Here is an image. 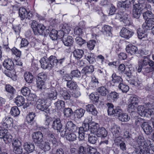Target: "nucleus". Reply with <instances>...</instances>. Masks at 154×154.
<instances>
[{"mask_svg":"<svg viewBox=\"0 0 154 154\" xmlns=\"http://www.w3.org/2000/svg\"><path fill=\"white\" fill-rule=\"evenodd\" d=\"M31 26L35 35L45 36L48 35L49 32V30L46 29L43 24H38L35 21H32Z\"/></svg>","mask_w":154,"mask_h":154,"instance_id":"f257e3e1","label":"nucleus"},{"mask_svg":"<svg viewBox=\"0 0 154 154\" xmlns=\"http://www.w3.org/2000/svg\"><path fill=\"white\" fill-rule=\"evenodd\" d=\"M150 7L149 5H146L144 2L135 4L133 7V17L136 19H138L140 16L142 10L144 8H149Z\"/></svg>","mask_w":154,"mask_h":154,"instance_id":"f03ea898","label":"nucleus"},{"mask_svg":"<svg viewBox=\"0 0 154 154\" xmlns=\"http://www.w3.org/2000/svg\"><path fill=\"white\" fill-rule=\"evenodd\" d=\"M66 29L67 30V29H65L64 30L59 31V32L61 34V37L63 36L62 40L64 45L66 46H70L73 44V39L71 36L64 34V32L66 31Z\"/></svg>","mask_w":154,"mask_h":154,"instance_id":"7ed1b4c3","label":"nucleus"},{"mask_svg":"<svg viewBox=\"0 0 154 154\" xmlns=\"http://www.w3.org/2000/svg\"><path fill=\"white\" fill-rule=\"evenodd\" d=\"M136 141L138 143L140 146L143 147L144 150L142 149L145 152H149V147L148 143L145 141V140L143 137L139 135L135 138Z\"/></svg>","mask_w":154,"mask_h":154,"instance_id":"20e7f679","label":"nucleus"},{"mask_svg":"<svg viewBox=\"0 0 154 154\" xmlns=\"http://www.w3.org/2000/svg\"><path fill=\"white\" fill-rule=\"evenodd\" d=\"M46 100L44 99H39L36 101V108L41 111L46 112L48 108L47 105Z\"/></svg>","mask_w":154,"mask_h":154,"instance_id":"39448f33","label":"nucleus"},{"mask_svg":"<svg viewBox=\"0 0 154 154\" xmlns=\"http://www.w3.org/2000/svg\"><path fill=\"white\" fill-rule=\"evenodd\" d=\"M13 119L10 117L7 116L3 118L2 124L4 127L8 128L13 127Z\"/></svg>","mask_w":154,"mask_h":154,"instance_id":"423d86ee","label":"nucleus"},{"mask_svg":"<svg viewBox=\"0 0 154 154\" xmlns=\"http://www.w3.org/2000/svg\"><path fill=\"white\" fill-rule=\"evenodd\" d=\"M154 26V19L151 18L146 20L145 22L143 24V28L144 31L151 30L153 27Z\"/></svg>","mask_w":154,"mask_h":154,"instance_id":"0eeeda50","label":"nucleus"},{"mask_svg":"<svg viewBox=\"0 0 154 154\" xmlns=\"http://www.w3.org/2000/svg\"><path fill=\"white\" fill-rule=\"evenodd\" d=\"M33 141L38 144H40L43 140V135L40 131L35 132L32 136Z\"/></svg>","mask_w":154,"mask_h":154,"instance_id":"6e6552de","label":"nucleus"},{"mask_svg":"<svg viewBox=\"0 0 154 154\" xmlns=\"http://www.w3.org/2000/svg\"><path fill=\"white\" fill-rule=\"evenodd\" d=\"M29 12L26 11V9L23 8H20L19 10V16L22 18V20L26 18L30 19L31 17L30 16Z\"/></svg>","mask_w":154,"mask_h":154,"instance_id":"1a4fd4ad","label":"nucleus"},{"mask_svg":"<svg viewBox=\"0 0 154 154\" xmlns=\"http://www.w3.org/2000/svg\"><path fill=\"white\" fill-rule=\"evenodd\" d=\"M149 61V59L148 58L145 57L144 59H141L138 61V68L137 71L139 72L141 71L142 68L148 65Z\"/></svg>","mask_w":154,"mask_h":154,"instance_id":"9d476101","label":"nucleus"},{"mask_svg":"<svg viewBox=\"0 0 154 154\" xmlns=\"http://www.w3.org/2000/svg\"><path fill=\"white\" fill-rule=\"evenodd\" d=\"M47 130V133L45 134L46 138L45 140L51 143L53 145L56 146L57 144V141L54 135L51 133L49 131Z\"/></svg>","mask_w":154,"mask_h":154,"instance_id":"9b49d317","label":"nucleus"},{"mask_svg":"<svg viewBox=\"0 0 154 154\" xmlns=\"http://www.w3.org/2000/svg\"><path fill=\"white\" fill-rule=\"evenodd\" d=\"M47 98L51 100H54L57 98V91L54 88L48 89Z\"/></svg>","mask_w":154,"mask_h":154,"instance_id":"f8f14e48","label":"nucleus"},{"mask_svg":"<svg viewBox=\"0 0 154 154\" xmlns=\"http://www.w3.org/2000/svg\"><path fill=\"white\" fill-rule=\"evenodd\" d=\"M52 128L57 131H60L62 128V125L60 120L59 118L54 119L52 125Z\"/></svg>","mask_w":154,"mask_h":154,"instance_id":"ddd939ff","label":"nucleus"},{"mask_svg":"<svg viewBox=\"0 0 154 154\" xmlns=\"http://www.w3.org/2000/svg\"><path fill=\"white\" fill-rule=\"evenodd\" d=\"M42 68L44 69H51L48 58L47 57H43L41 58L40 60Z\"/></svg>","mask_w":154,"mask_h":154,"instance_id":"4468645a","label":"nucleus"},{"mask_svg":"<svg viewBox=\"0 0 154 154\" xmlns=\"http://www.w3.org/2000/svg\"><path fill=\"white\" fill-rule=\"evenodd\" d=\"M3 66L7 70H10L14 69V64L11 59H8L4 61Z\"/></svg>","mask_w":154,"mask_h":154,"instance_id":"2eb2a0df","label":"nucleus"},{"mask_svg":"<svg viewBox=\"0 0 154 154\" xmlns=\"http://www.w3.org/2000/svg\"><path fill=\"white\" fill-rule=\"evenodd\" d=\"M90 131L91 134L97 135L98 130L100 128L99 125L97 123L94 122L90 123Z\"/></svg>","mask_w":154,"mask_h":154,"instance_id":"dca6fc26","label":"nucleus"},{"mask_svg":"<svg viewBox=\"0 0 154 154\" xmlns=\"http://www.w3.org/2000/svg\"><path fill=\"white\" fill-rule=\"evenodd\" d=\"M133 32L123 27L120 32V36L127 39L130 38L132 35Z\"/></svg>","mask_w":154,"mask_h":154,"instance_id":"f3484780","label":"nucleus"},{"mask_svg":"<svg viewBox=\"0 0 154 154\" xmlns=\"http://www.w3.org/2000/svg\"><path fill=\"white\" fill-rule=\"evenodd\" d=\"M126 50L127 53L132 55L138 52L137 48L131 44H129L126 46Z\"/></svg>","mask_w":154,"mask_h":154,"instance_id":"a211bd4d","label":"nucleus"},{"mask_svg":"<svg viewBox=\"0 0 154 154\" xmlns=\"http://www.w3.org/2000/svg\"><path fill=\"white\" fill-rule=\"evenodd\" d=\"M39 145V148L44 151H48L51 149L50 143L45 140Z\"/></svg>","mask_w":154,"mask_h":154,"instance_id":"6ab92c4d","label":"nucleus"},{"mask_svg":"<svg viewBox=\"0 0 154 154\" xmlns=\"http://www.w3.org/2000/svg\"><path fill=\"white\" fill-rule=\"evenodd\" d=\"M66 127L69 131L73 132H75L78 129L77 127L71 121L67 122Z\"/></svg>","mask_w":154,"mask_h":154,"instance_id":"aec40b11","label":"nucleus"},{"mask_svg":"<svg viewBox=\"0 0 154 154\" xmlns=\"http://www.w3.org/2000/svg\"><path fill=\"white\" fill-rule=\"evenodd\" d=\"M116 16V19H119L120 18V21H122L124 23L125 26H129L131 24V22L130 20V18L128 17V16H123V17H120L119 15L118 14H115V15Z\"/></svg>","mask_w":154,"mask_h":154,"instance_id":"412c9836","label":"nucleus"},{"mask_svg":"<svg viewBox=\"0 0 154 154\" xmlns=\"http://www.w3.org/2000/svg\"><path fill=\"white\" fill-rule=\"evenodd\" d=\"M142 128L143 129L145 133L146 134H149L152 132V129L151 126L146 122L142 125Z\"/></svg>","mask_w":154,"mask_h":154,"instance_id":"4be33fe9","label":"nucleus"},{"mask_svg":"<svg viewBox=\"0 0 154 154\" xmlns=\"http://www.w3.org/2000/svg\"><path fill=\"white\" fill-rule=\"evenodd\" d=\"M85 109L87 111L90 112L93 115L96 116L97 114V112L96 108L92 104H89L86 105Z\"/></svg>","mask_w":154,"mask_h":154,"instance_id":"5701e85b","label":"nucleus"},{"mask_svg":"<svg viewBox=\"0 0 154 154\" xmlns=\"http://www.w3.org/2000/svg\"><path fill=\"white\" fill-rule=\"evenodd\" d=\"M74 56L77 60L80 59L84 55V51L83 50L79 49L75 50L73 52Z\"/></svg>","mask_w":154,"mask_h":154,"instance_id":"b1692460","label":"nucleus"},{"mask_svg":"<svg viewBox=\"0 0 154 154\" xmlns=\"http://www.w3.org/2000/svg\"><path fill=\"white\" fill-rule=\"evenodd\" d=\"M24 149L27 152H32L34 150L35 146L34 144L26 142L23 144Z\"/></svg>","mask_w":154,"mask_h":154,"instance_id":"393cba45","label":"nucleus"},{"mask_svg":"<svg viewBox=\"0 0 154 154\" xmlns=\"http://www.w3.org/2000/svg\"><path fill=\"white\" fill-rule=\"evenodd\" d=\"M97 91L101 96L105 97L109 92V90H108L104 86H101L98 88Z\"/></svg>","mask_w":154,"mask_h":154,"instance_id":"a878e982","label":"nucleus"},{"mask_svg":"<svg viewBox=\"0 0 154 154\" xmlns=\"http://www.w3.org/2000/svg\"><path fill=\"white\" fill-rule=\"evenodd\" d=\"M107 132L105 129L103 127H101L98 130L96 136L98 137L104 138L107 136Z\"/></svg>","mask_w":154,"mask_h":154,"instance_id":"bb28decb","label":"nucleus"},{"mask_svg":"<svg viewBox=\"0 0 154 154\" xmlns=\"http://www.w3.org/2000/svg\"><path fill=\"white\" fill-rule=\"evenodd\" d=\"M111 29V26L105 25L102 28V31L106 36L112 37Z\"/></svg>","mask_w":154,"mask_h":154,"instance_id":"cd10ccee","label":"nucleus"},{"mask_svg":"<svg viewBox=\"0 0 154 154\" xmlns=\"http://www.w3.org/2000/svg\"><path fill=\"white\" fill-rule=\"evenodd\" d=\"M51 69L53 67L56 66L58 62V60L54 56H51L48 58Z\"/></svg>","mask_w":154,"mask_h":154,"instance_id":"c85d7f7f","label":"nucleus"},{"mask_svg":"<svg viewBox=\"0 0 154 154\" xmlns=\"http://www.w3.org/2000/svg\"><path fill=\"white\" fill-rule=\"evenodd\" d=\"M127 0H122L121 2H119L118 4V6L119 8H125V10H126L129 7L130 5V2H128Z\"/></svg>","mask_w":154,"mask_h":154,"instance_id":"c756f323","label":"nucleus"},{"mask_svg":"<svg viewBox=\"0 0 154 154\" xmlns=\"http://www.w3.org/2000/svg\"><path fill=\"white\" fill-rule=\"evenodd\" d=\"M15 102L16 105L18 106H23L25 103V99L22 96H19L15 98Z\"/></svg>","mask_w":154,"mask_h":154,"instance_id":"7c9ffc66","label":"nucleus"},{"mask_svg":"<svg viewBox=\"0 0 154 154\" xmlns=\"http://www.w3.org/2000/svg\"><path fill=\"white\" fill-rule=\"evenodd\" d=\"M60 94L64 100H69L70 98V94L65 90L61 89L60 91Z\"/></svg>","mask_w":154,"mask_h":154,"instance_id":"2f4dec72","label":"nucleus"},{"mask_svg":"<svg viewBox=\"0 0 154 154\" xmlns=\"http://www.w3.org/2000/svg\"><path fill=\"white\" fill-rule=\"evenodd\" d=\"M85 110L82 109H78L75 111L74 116L78 119H80L84 115Z\"/></svg>","mask_w":154,"mask_h":154,"instance_id":"473e14b6","label":"nucleus"},{"mask_svg":"<svg viewBox=\"0 0 154 154\" xmlns=\"http://www.w3.org/2000/svg\"><path fill=\"white\" fill-rule=\"evenodd\" d=\"M24 79L28 83L32 82L33 79V76L29 72H26L24 74Z\"/></svg>","mask_w":154,"mask_h":154,"instance_id":"72a5a7b5","label":"nucleus"},{"mask_svg":"<svg viewBox=\"0 0 154 154\" xmlns=\"http://www.w3.org/2000/svg\"><path fill=\"white\" fill-rule=\"evenodd\" d=\"M88 148L82 145L79 146L77 152L78 154H87Z\"/></svg>","mask_w":154,"mask_h":154,"instance_id":"f704fd0d","label":"nucleus"},{"mask_svg":"<svg viewBox=\"0 0 154 154\" xmlns=\"http://www.w3.org/2000/svg\"><path fill=\"white\" fill-rule=\"evenodd\" d=\"M119 94L116 92H112L107 96V99L109 100H115L119 97Z\"/></svg>","mask_w":154,"mask_h":154,"instance_id":"c9c22d12","label":"nucleus"},{"mask_svg":"<svg viewBox=\"0 0 154 154\" xmlns=\"http://www.w3.org/2000/svg\"><path fill=\"white\" fill-rule=\"evenodd\" d=\"M94 71L93 66L92 65H90L84 67L82 70V72L86 74L91 73Z\"/></svg>","mask_w":154,"mask_h":154,"instance_id":"e433bc0d","label":"nucleus"},{"mask_svg":"<svg viewBox=\"0 0 154 154\" xmlns=\"http://www.w3.org/2000/svg\"><path fill=\"white\" fill-rule=\"evenodd\" d=\"M56 107L58 110H60L65 106L64 102L62 100H58L54 103Z\"/></svg>","mask_w":154,"mask_h":154,"instance_id":"4c0bfd02","label":"nucleus"},{"mask_svg":"<svg viewBox=\"0 0 154 154\" xmlns=\"http://www.w3.org/2000/svg\"><path fill=\"white\" fill-rule=\"evenodd\" d=\"M118 87L123 93L127 92L129 89V87L128 85L122 83H119Z\"/></svg>","mask_w":154,"mask_h":154,"instance_id":"58836bf2","label":"nucleus"},{"mask_svg":"<svg viewBox=\"0 0 154 154\" xmlns=\"http://www.w3.org/2000/svg\"><path fill=\"white\" fill-rule=\"evenodd\" d=\"M118 119L122 122H127L130 120V117L126 113H122L121 115L119 116Z\"/></svg>","mask_w":154,"mask_h":154,"instance_id":"ea45409f","label":"nucleus"},{"mask_svg":"<svg viewBox=\"0 0 154 154\" xmlns=\"http://www.w3.org/2000/svg\"><path fill=\"white\" fill-rule=\"evenodd\" d=\"M37 86L38 89L40 90H43L46 88L45 85L44 81L40 80L39 79H37Z\"/></svg>","mask_w":154,"mask_h":154,"instance_id":"a19ab883","label":"nucleus"},{"mask_svg":"<svg viewBox=\"0 0 154 154\" xmlns=\"http://www.w3.org/2000/svg\"><path fill=\"white\" fill-rule=\"evenodd\" d=\"M11 114L14 117L18 116L20 113V111L17 106H14L11 108Z\"/></svg>","mask_w":154,"mask_h":154,"instance_id":"79ce46f5","label":"nucleus"},{"mask_svg":"<svg viewBox=\"0 0 154 154\" xmlns=\"http://www.w3.org/2000/svg\"><path fill=\"white\" fill-rule=\"evenodd\" d=\"M108 107V113L109 115H113L114 113L115 109H113V105L110 103H108L106 104Z\"/></svg>","mask_w":154,"mask_h":154,"instance_id":"37998d69","label":"nucleus"},{"mask_svg":"<svg viewBox=\"0 0 154 154\" xmlns=\"http://www.w3.org/2000/svg\"><path fill=\"white\" fill-rule=\"evenodd\" d=\"M59 33L56 30L52 29L50 32L49 35L51 39L53 40H55L57 38V33Z\"/></svg>","mask_w":154,"mask_h":154,"instance_id":"c03bdc74","label":"nucleus"},{"mask_svg":"<svg viewBox=\"0 0 154 154\" xmlns=\"http://www.w3.org/2000/svg\"><path fill=\"white\" fill-rule=\"evenodd\" d=\"M112 82L113 83H121L122 79L120 76H117L115 73H113L112 75Z\"/></svg>","mask_w":154,"mask_h":154,"instance_id":"a18cd8bd","label":"nucleus"},{"mask_svg":"<svg viewBox=\"0 0 154 154\" xmlns=\"http://www.w3.org/2000/svg\"><path fill=\"white\" fill-rule=\"evenodd\" d=\"M97 137L95 134H90L88 138V141L91 143L95 144L97 140Z\"/></svg>","mask_w":154,"mask_h":154,"instance_id":"49530a36","label":"nucleus"},{"mask_svg":"<svg viewBox=\"0 0 154 154\" xmlns=\"http://www.w3.org/2000/svg\"><path fill=\"white\" fill-rule=\"evenodd\" d=\"M66 86L68 88L71 90L75 89L77 86L76 83L72 81H68Z\"/></svg>","mask_w":154,"mask_h":154,"instance_id":"de8ad7c7","label":"nucleus"},{"mask_svg":"<svg viewBox=\"0 0 154 154\" xmlns=\"http://www.w3.org/2000/svg\"><path fill=\"white\" fill-rule=\"evenodd\" d=\"M76 135L75 134L70 133L67 134L66 137L67 140L72 141L75 140L76 139Z\"/></svg>","mask_w":154,"mask_h":154,"instance_id":"09e8293b","label":"nucleus"},{"mask_svg":"<svg viewBox=\"0 0 154 154\" xmlns=\"http://www.w3.org/2000/svg\"><path fill=\"white\" fill-rule=\"evenodd\" d=\"M12 136L9 133H7L3 138V140L5 143L11 142L12 140Z\"/></svg>","mask_w":154,"mask_h":154,"instance_id":"8fccbe9b","label":"nucleus"},{"mask_svg":"<svg viewBox=\"0 0 154 154\" xmlns=\"http://www.w3.org/2000/svg\"><path fill=\"white\" fill-rule=\"evenodd\" d=\"M35 116V114L33 113H30L26 117V120L28 123H31L33 122Z\"/></svg>","mask_w":154,"mask_h":154,"instance_id":"3c124183","label":"nucleus"},{"mask_svg":"<svg viewBox=\"0 0 154 154\" xmlns=\"http://www.w3.org/2000/svg\"><path fill=\"white\" fill-rule=\"evenodd\" d=\"M144 120L140 118H137L135 119V124L136 126L138 127L140 125H142L144 122Z\"/></svg>","mask_w":154,"mask_h":154,"instance_id":"603ef678","label":"nucleus"},{"mask_svg":"<svg viewBox=\"0 0 154 154\" xmlns=\"http://www.w3.org/2000/svg\"><path fill=\"white\" fill-rule=\"evenodd\" d=\"M37 77V79L44 81L47 79V75L45 72H42L38 74Z\"/></svg>","mask_w":154,"mask_h":154,"instance_id":"864d4df0","label":"nucleus"},{"mask_svg":"<svg viewBox=\"0 0 154 154\" xmlns=\"http://www.w3.org/2000/svg\"><path fill=\"white\" fill-rule=\"evenodd\" d=\"M152 12L149 11H146L143 14V17L146 20L151 18V17L152 16Z\"/></svg>","mask_w":154,"mask_h":154,"instance_id":"5fc2aeb1","label":"nucleus"},{"mask_svg":"<svg viewBox=\"0 0 154 154\" xmlns=\"http://www.w3.org/2000/svg\"><path fill=\"white\" fill-rule=\"evenodd\" d=\"M72 112V110L69 108H65L63 110L64 115L67 117H70Z\"/></svg>","mask_w":154,"mask_h":154,"instance_id":"6e6d98bb","label":"nucleus"},{"mask_svg":"<svg viewBox=\"0 0 154 154\" xmlns=\"http://www.w3.org/2000/svg\"><path fill=\"white\" fill-rule=\"evenodd\" d=\"M90 124H88L84 122L82 127L79 128V130H81V131H83L86 132L89 130V128L90 129Z\"/></svg>","mask_w":154,"mask_h":154,"instance_id":"4d7b16f0","label":"nucleus"},{"mask_svg":"<svg viewBox=\"0 0 154 154\" xmlns=\"http://www.w3.org/2000/svg\"><path fill=\"white\" fill-rule=\"evenodd\" d=\"M96 43V41L95 40H90L87 43V46L90 50H92L94 49Z\"/></svg>","mask_w":154,"mask_h":154,"instance_id":"13d9d810","label":"nucleus"},{"mask_svg":"<svg viewBox=\"0 0 154 154\" xmlns=\"http://www.w3.org/2000/svg\"><path fill=\"white\" fill-rule=\"evenodd\" d=\"M5 89L6 91L10 93L12 95L14 94L15 91V90L13 87L9 85H6Z\"/></svg>","mask_w":154,"mask_h":154,"instance_id":"bf43d9fd","label":"nucleus"},{"mask_svg":"<svg viewBox=\"0 0 154 154\" xmlns=\"http://www.w3.org/2000/svg\"><path fill=\"white\" fill-rule=\"evenodd\" d=\"M23 149L22 146L13 147V151L16 154H21L23 152Z\"/></svg>","mask_w":154,"mask_h":154,"instance_id":"052dcab7","label":"nucleus"},{"mask_svg":"<svg viewBox=\"0 0 154 154\" xmlns=\"http://www.w3.org/2000/svg\"><path fill=\"white\" fill-rule=\"evenodd\" d=\"M21 92L23 95L24 96L28 95L30 93V91L29 88L26 87L22 88Z\"/></svg>","mask_w":154,"mask_h":154,"instance_id":"680f3d73","label":"nucleus"},{"mask_svg":"<svg viewBox=\"0 0 154 154\" xmlns=\"http://www.w3.org/2000/svg\"><path fill=\"white\" fill-rule=\"evenodd\" d=\"M75 40L76 43L81 46L86 43L85 40L83 39L80 37H76L75 38Z\"/></svg>","mask_w":154,"mask_h":154,"instance_id":"e2e57ef3","label":"nucleus"},{"mask_svg":"<svg viewBox=\"0 0 154 154\" xmlns=\"http://www.w3.org/2000/svg\"><path fill=\"white\" fill-rule=\"evenodd\" d=\"M86 59L90 63H93L95 60V59L93 57V54H90L85 56Z\"/></svg>","mask_w":154,"mask_h":154,"instance_id":"0e129e2a","label":"nucleus"},{"mask_svg":"<svg viewBox=\"0 0 154 154\" xmlns=\"http://www.w3.org/2000/svg\"><path fill=\"white\" fill-rule=\"evenodd\" d=\"M145 109H146L143 105L139 106L137 108L138 113L142 116H143V114L144 113V111Z\"/></svg>","mask_w":154,"mask_h":154,"instance_id":"69168bd1","label":"nucleus"},{"mask_svg":"<svg viewBox=\"0 0 154 154\" xmlns=\"http://www.w3.org/2000/svg\"><path fill=\"white\" fill-rule=\"evenodd\" d=\"M138 102V99L136 97L131 96L129 100V102L134 105H137Z\"/></svg>","mask_w":154,"mask_h":154,"instance_id":"338daca9","label":"nucleus"},{"mask_svg":"<svg viewBox=\"0 0 154 154\" xmlns=\"http://www.w3.org/2000/svg\"><path fill=\"white\" fill-rule=\"evenodd\" d=\"M71 75L73 77H79L81 76V73L78 70H74L72 71L71 73Z\"/></svg>","mask_w":154,"mask_h":154,"instance_id":"774afa93","label":"nucleus"}]
</instances>
